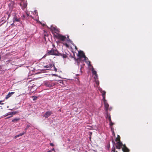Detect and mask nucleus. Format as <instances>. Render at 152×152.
<instances>
[{
	"mask_svg": "<svg viewBox=\"0 0 152 152\" xmlns=\"http://www.w3.org/2000/svg\"><path fill=\"white\" fill-rule=\"evenodd\" d=\"M78 57V58L77 59V64L79 65L80 62L82 61H85L89 66L90 65V62L88 60V58L85 55L84 53L82 51L78 52V54L77 55Z\"/></svg>",
	"mask_w": 152,
	"mask_h": 152,
	"instance_id": "nucleus-1",
	"label": "nucleus"
},
{
	"mask_svg": "<svg viewBox=\"0 0 152 152\" xmlns=\"http://www.w3.org/2000/svg\"><path fill=\"white\" fill-rule=\"evenodd\" d=\"M116 141L118 140V141L116 145V148L118 149H120L121 146H123L122 148L123 151L124 152H129V149L126 147L125 145H123L122 143L120 141V139L117 138L116 139Z\"/></svg>",
	"mask_w": 152,
	"mask_h": 152,
	"instance_id": "nucleus-2",
	"label": "nucleus"
},
{
	"mask_svg": "<svg viewBox=\"0 0 152 152\" xmlns=\"http://www.w3.org/2000/svg\"><path fill=\"white\" fill-rule=\"evenodd\" d=\"M100 91L102 93L103 96V99L104 101L105 110L107 112L109 105L107 103V101L105 99L106 92L105 91L102 90V89H100Z\"/></svg>",
	"mask_w": 152,
	"mask_h": 152,
	"instance_id": "nucleus-3",
	"label": "nucleus"
},
{
	"mask_svg": "<svg viewBox=\"0 0 152 152\" xmlns=\"http://www.w3.org/2000/svg\"><path fill=\"white\" fill-rule=\"evenodd\" d=\"M58 55V52L56 50H51L50 51H48L47 53L42 57V58H45L47 55Z\"/></svg>",
	"mask_w": 152,
	"mask_h": 152,
	"instance_id": "nucleus-4",
	"label": "nucleus"
},
{
	"mask_svg": "<svg viewBox=\"0 0 152 152\" xmlns=\"http://www.w3.org/2000/svg\"><path fill=\"white\" fill-rule=\"evenodd\" d=\"M44 67L45 68H49L46 70H54L56 72H57V69L55 67L54 64H49L46 66H44Z\"/></svg>",
	"mask_w": 152,
	"mask_h": 152,
	"instance_id": "nucleus-5",
	"label": "nucleus"
},
{
	"mask_svg": "<svg viewBox=\"0 0 152 152\" xmlns=\"http://www.w3.org/2000/svg\"><path fill=\"white\" fill-rule=\"evenodd\" d=\"M52 114L53 112L52 111H48L46 112L43 115V116L44 117L46 118H48Z\"/></svg>",
	"mask_w": 152,
	"mask_h": 152,
	"instance_id": "nucleus-6",
	"label": "nucleus"
},
{
	"mask_svg": "<svg viewBox=\"0 0 152 152\" xmlns=\"http://www.w3.org/2000/svg\"><path fill=\"white\" fill-rule=\"evenodd\" d=\"M91 71L92 74L95 75L94 76V79L95 80H96L98 78V75L97 74L96 72V71L94 70V68L93 67L92 68Z\"/></svg>",
	"mask_w": 152,
	"mask_h": 152,
	"instance_id": "nucleus-7",
	"label": "nucleus"
},
{
	"mask_svg": "<svg viewBox=\"0 0 152 152\" xmlns=\"http://www.w3.org/2000/svg\"><path fill=\"white\" fill-rule=\"evenodd\" d=\"M57 37L58 39L63 41H64L66 38L65 36H62L60 34H58L57 35Z\"/></svg>",
	"mask_w": 152,
	"mask_h": 152,
	"instance_id": "nucleus-8",
	"label": "nucleus"
},
{
	"mask_svg": "<svg viewBox=\"0 0 152 152\" xmlns=\"http://www.w3.org/2000/svg\"><path fill=\"white\" fill-rule=\"evenodd\" d=\"M44 84L45 86L49 87H51L53 86L54 85L53 83H50L48 81H45L44 83Z\"/></svg>",
	"mask_w": 152,
	"mask_h": 152,
	"instance_id": "nucleus-9",
	"label": "nucleus"
},
{
	"mask_svg": "<svg viewBox=\"0 0 152 152\" xmlns=\"http://www.w3.org/2000/svg\"><path fill=\"white\" fill-rule=\"evenodd\" d=\"M10 9H12L15 7V3L13 1H11L10 3H8Z\"/></svg>",
	"mask_w": 152,
	"mask_h": 152,
	"instance_id": "nucleus-10",
	"label": "nucleus"
},
{
	"mask_svg": "<svg viewBox=\"0 0 152 152\" xmlns=\"http://www.w3.org/2000/svg\"><path fill=\"white\" fill-rule=\"evenodd\" d=\"M15 93V92H9L7 95L5 97L6 99H7L9 97L11 96Z\"/></svg>",
	"mask_w": 152,
	"mask_h": 152,
	"instance_id": "nucleus-11",
	"label": "nucleus"
},
{
	"mask_svg": "<svg viewBox=\"0 0 152 152\" xmlns=\"http://www.w3.org/2000/svg\"><path fill=\"white\" fill-rule=\"evenodd\" d=\"M19 19L16 16H15L13 19V21L14 23H15L16 22H19Z\"/></svg>",
	"mask_w": 152,
	"mask_h": 152,
	"instance_id": "nucleus-12",
	"label": "nucleus"
},
{
	"mask_svg": "<svg viewBox=\"0 0 152 152\" xmlns=\"http://www.w3.org/2000/svg\"><path fill=\"white\" fill-rule=\"evenodd\" d=\"M25 133V132H23L22 133H21L17 135L16 136H15V138H16L17 137H20V136H21L23 135Z\"/></svg>",
	"mask_w": 152,
	"mask_h": 152,
	"instance_id": "nucleus-13",
	"label": "nucleus"
},
{
	"mask_svg": "<svg viewBox=\"0 0 152 152\" xmlns=\"http://www.w3.org/2000/svg\"><path fill=\"white\" fill-rule=\"evenodd\" d=\"M20 120V118H16L13 119L12 120V121L14 122H17L18 121Z\"/></svg>",
	"mask_w": 152,
	"mask_h": 152,
	"instance_id": "nucleus-14",
	"label": "nucleus"
},
{
	"mask_svg": "<svg viewBox=\"0 0 152 152\" xmlns=\"http://www.w3.org/2000/svg\"><path fill=\"white\" fill-rule=\"evenodd\" d=\"M18 112L17 111H14L12 112L11 113L7 114V115H6V116H7L9 115H15L17 113H18Z\"/></svg>",
	"mask_w": 152,
	"mask_h": 152,
	"instance_id": "nucleus-15",
	"label": "nucleus"
},
{
	"mask_svg": "<svg viewBox=\"0 0 152 152\" xmlns=\"http://www.w3.org/2000/svg\"><path fill=\"white\" fill-rule=\"evenodd\" d=\"M51 29L52 30H54V31H58V30L56 28V27H53L52 26H51Z\"/></svg>",
	"mask_w": 152,
	"mask_h": 152,
	"instance_id": "nucleus-16",
	"label": "nucleus"
},
{
	"mask_svg": "<svg viewBox=\"0 0 152 152\" xmlns=\"http://www.w3.org/2000/svg\"><path fill=\"white\" fill-rule=\"evenodd\" d=\"M32 98H33V100L34 101L36 100L37 99V96H32Z\"/></svg>",
	"mask_w": 152,
	"mask_h": 152,
	"instance_id": "nucleus-17",
	"label": "nucleus"
},
{
	"mask_svg": "<svg viewBox=\"0 0 152 152\" xmlns=\"http://www.w3.org/2000/svg\"><path fill=\"white\" fill-rule=\"evenodd\" d=\"M107 118L110 121V123H111V120L110 116H108V115H107Z\"/></svg>",
	"mask_w": 152,
	"mask_h": 152,
	"instance_id": "nucleus-18",
	"label": "nucleus"
},
{
	"mask_svg": "<svg viewBox=\"0 0 152 152\" xmlns=\"http://www.w3.org/2000/svg\"><path fill=\"white\" fill-rule=\"evenodd\" d=\"M95 81H96V86L98 87L99 85V81H97V80Z\"/></svg>",
	"mask_w": 152,
	"mask_h": 152,
	"instance_id": "nucleus-19",
	"label": "nucleus"
},
{
	"mask_svg": "<svg viewBox=\"0 0 152 152\" xmlns=\"http://www.w3.org/2000/svg\"><path fill=\"white\" fill-rule=\"evenodd\" d=\"M62 56L64 58H66L67 57V55L66 54H64Z\"/></svg>",
	"mask_w": 152,
	"mask_h": 152,
	"instance_id": "nucleus-20",
	"label": "nucleus"
},
{
	"mask_svg": "<svg viewBox=\"0 0 152 152\" xmlns=\"http://www.w3.org/2000/svg\"><path fill=\"white\" fill-rule=\"evenodd\" d=\"M112 151H113L114 152H115V148L114 147V148H112Z\"/></svg>",
	"mask_w": 152,
	"mask_h": 152,
	"instance_id": "nucleus-21",
	"label": "nucleus"
},
{
	"mask_svg": "<svg viewBox=\"0 0 152 152\" xmlns=\"http://www.w3.org/2000/svg\"><path fill=\"white\" fill-rule=\"evenodd\" d=\"M29 127H30V125H27L26 126V128L25 130H26Z\"/></svg>",
	"mask_w": 152,
	"mask_h": 152,
	"instance_id": "nucleus-22",
	"label": "nucleus"
},
{
	"mask_svg": "<svg viewBox=\"0 0 152 152\" xmlns=\"http://www.w3.org/2000/svg\"><path fill=\"white\" fill-rule=\"evenodd\" d=\"M110 126H111L113 125L114 124L111 122V123L110 122Z\"/></svg>",
	"mask_w": 152,
	"mask_h": 152,
	"instance_id": "nucleus-23",
	"label": "nucleus"
},
{
	"mask_svg": "<svg viewBox=\"0 0 152 152\" xmlns=\"http://www.w3.org/2000/svg\"><path fill=\"white\" fill-rule=\"evenodd\" d=\"M50 145L51 146H54V145L52 143H50Z\"/></svg>",
	"mask_w": 152,
	"mask_h": 152,
	"instance_id": "nucleus-24",
	"label": "nucleus"
},
{
	"mask_svg": "<svg viewBox=\"0 0 152 152\" xmlns=\"http://www.w3.org/2000/svg\"><path fill=\"white\" fill-rule=\"evenodd\" d=\"M34 12L36 14L37 13V10H35Z\"/></svg>",
	"mask_w": 152,
	"mask_h": 152,
	"instance_id": "nucleus-25",
	"label": "nucleus"
},
{
	"mask_svg": "<svg viewBox=\"0 0 152 152\" xmlns=\"http://www.w3.org/2000/svg\"><path fill=\"white\" fill-rule=\"evenodd\" d=\"M54 148H52L51 150H50V151H54Z\"/></svg>",
	"mask_w": 152,
	"mask_h": 152,
	"instance_id": "nucleus-26",
	"label": "nucleus"
},
{
	"mask_svg": "<svg viewBox=\"0 0 152 152\" xmlns=\"http://www.w3.org/2000/svg\"><path fill=\"white\" fill-rule=\"evenodd\" d=\"M27 6V4H24V8L26 7Z\"/></svg>",
	"mask_w": 152,
	"mask_h": 152,
	"instance_id": "nucleus-27",
	"label": "nucleus"
},
{
	"mask_svg": "<svg viewBox=\"0 0 152 152\" xmlns=\"http://www.w3.org/2000/svg\"><path fill=\"white\" fill-rule=\"evenodd\" d=\"M9 0V3H10L11 1H12V0Z\"/></svg>",
	"mask_w": 152,
	"mask_h": 152,
	"instance_id": "nucleus-28",
	"label": "nucleus"
},
{
	"mask_svg": "<svg viewBox=\"0 0 152 152\" xmlns=\"http://www.w3.org/2000/svg\"><path fill=\"white\" fill-rule=\"evenodd\" d=\"M1 102H2V101H0V104H3V103H1Z\"/></svg>",
	"mask_w": 152,
	"mask_h": 152,
	"instance_id": "nucleus-29",
	"label": "nucleus"
},
{
	"mask_svg": "<svg viewBox=\"0 0 152 152\" xmlns=\"http://www.w3.org/2000/svg\"><path fill=\"white\" fill-rule=\"evenodd\" d=\"M12 116H10V117H8L7 118H10V117H12Z\"/></svg>",
	"mask_w": 152,
	"mask_h": 152,
	"instance_id": "nucleus-30",
	"label": "nucleus"
},
{
	"mask_svg": "<svg viewBox=\"0 0 152 152\" xmlns=\"http://www.w3.org/2000/svg\"><path fill=\"white\" fill-rule=\"evenodd\" d=\"M47 152H51V151L50 150L49 151H47Z\"/></svg>",
	"mask_w": 152,
	"mask_h": 152,
	"instance_id": "nucleus-31",
	"label": "nucleus"
},
{
	"mask_svg": "<svg viewBox=\"0 0 152 152\" xmlns=\"http://www.w3.org/2000/svg\"><path fill=\"white\" fill-rule=\"evenodd\" d=\"M82 68V66H81V68H80V70L81 71V69Z\"/></svg>",
	"mask_w": 152,
	"mask_h": 152,
	"instance_id": "nucleus-32",
	"label": "nucleus"
},
{
	"mask_svg": "<svg viewBox=\"0 0 152 152\" xmlns=\"http://www.w3.org/2000/svg\"><path fill=\"white\" fill-rule=\"evenodd\" d=\"M68 41H70V39H68Z\"/></svg>",
	"mask_w": 152,
	"mask_h": 152,
	"instance_id": "nucleus-33",
	"label": "nucleus"
},
{
	"mask_svg": "<svg viewBox=\"0 0 152 152\" xmlns=\"http://www.w3.org/2000/svg\"><path fill=\"white\" fill-rule=\"evenodd\" d=\"M59 111H61V110L60 109V110H59Z\"/></svg>",
	"mask_w": 152,
	"mask_h": 152,
	"instance_id": "nucleus-34",
	"label": "nucleus"
},
{
	"mask_svg": "<svg viewBox=\"0 0 152 152\" xmlns=\"http://www.w3.org/2000/svg\"><path fill=\"white\" fill-rule=\"evenodd\" d=\"M118 136L119 137V138H120V136L119 135H118Z\"/></svg>",
	"mask_w": 152,
	"mask_h": 152,
	"instance_id": "nucleus-35",
	"label": "nucleus"
},
{
	"mask_svg": "<svg viewBox=\"0 0 152 152\" xmlns=\"http://www.w3.org/2000/svg\"><path fill=\"white\" fill-rule=\"evenodd\" d=\"M75 48H76V49H77V48H76V46H75Z\"/></svg>",
	"mask_w": 152,
	"mask_h": 152,
	"instance_id": "nucleus-36",
	"label": "nucleus"
}]
</instances>
